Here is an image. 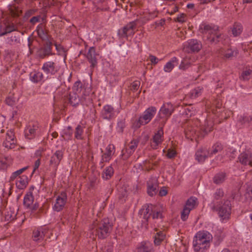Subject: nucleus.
Returning a JSON list of instances; mask_svg holds the SVG:
<instances>
[{
    "label": "nucleus",
    "instance_id": "obj_6",
    "mask_svg": "<svg viewBox=\"0 0 252 252\" xmlns=\"http://www.w3.org/2000/svg\"><path fill=\"white\" fill-rule=\"evenodd\" d=\"M174 111V107L171 103H164L161 107L158 115V118L161 120L160 126H164L167 120Z\"/></svg>",
    "mask_w": 252,
    "mask_h": 252
},
{
    "label": "nucleus",
    "instance_id": "obj_1",
    "mask_svg": "<svg viewBox=\"0 0 252 252\" xmlns=\"http://www.w3.org/2000/svg\"><path fill=\"white\" fill-rule=\"evenodd\" d=\"M224 193L222 189H218L214 194V200L210 204V207L212 211L218 212V215L222 220H228L229 219L231 205L228 200H225L223 202L221 201L219 204H217L215 200L221 199L224 196Z\"/></svg>",
    "mask_w": 252,
    "mask_h": 252
},
{
    "label": "nucleus",
    "instance_id": "obj_28",
    "mask_svg": "<svg viewBox=\"0 0 252 252\" xmlns=\"http://www.w3.org/2000/svg\"><path fill=\"white\" fill-rule=\"evenodd\" d=\"M252 121V117L248 115L243 114L239 117L237 125L240 127L249 124Z\"/></svg>",
    "mask_w": 252,
    "mask_h": 252
},
{
    "label": "nucleus",
    "instance_id": "obj_36",
    "mask_svg": "<svg viewBox=\"0 0 252 252\" xmlns=\"http://www.w3.org/2000/svg\"><path fill=\"white\" fill-rule=\"evenodd\" d=\"M223 149V146L220 143H216L213 145L212 148L209 150V156L210 157L213 155L216 154L217 153L221 151Z\"/></svg>",
    "mask_w": 252,
    "mask_h": 252
},
{
    "label": "nucleus",
    "instance_id": "obj_37",
    "mask_svg": "<svg viewBox=\"0 0 252 252\" xmlns=\"http://www.w3.org/2000/svg\"><path fill=\"white\" fill-rule=\"evenodd\" d=\"M114 174V169L111 166L107 167L102 174V177L104 180L110 179Z\"/></svg>",
    "mask_w": 252,
    "mask_h": 252
},
{
    "label": "nucleus",
    "instance_id": "obj_14",
    "mask_svg": "<svg viewBox=\"0 0 252 252\" xmlns=\"http://www.w3.org/2000/svg\"><path fill=\"white\" fill-rule=\"evenodd\" d=\"M67 201V194L64 191H62L57 196L55 203L53 206V210L57 212L62 211L64 208Z\"/></svg>",
    "mask_w": 252,
    "mask_h": 252
},
{
    "label": "nucleus",
    "instance_id": "obj_40",
    "mask_svg": "<svg viewBox=\"0 0 252 252\" xmlns=\"http://www.w3.org/2000/svg\"><path fill=\"white\" fill-rule=\"evenodd\" d=\"M196 110L191 105H189L184 108L183 114L185 115L187 118H189L194 116Z\"/></svg>",
    "mask_w": 252,
    "mask_h": 252
},
{
    "label": "nucleus",
    "instance_id": "obj_25",
    "mask_svg": "<svg viewBox=\"0 0 252 252\" xmlns=\"http://www.w3.org/2000/svg\"><path fill=\"white\" fill-rule=\"evenodd\" d=\"M152 208L153 206L152 205L144 206L139 211V214L143 216V218L146 221L150 220L151 215L152 213Z\"/></svg>",
    "mask_w": 252,
    "mask_h": 252
},
{
    "label": "nucleus",
    "instance_id": "obj_50",
    "mask_svg": "<svg viewBox=\"0 0 252 252\" xmlns=\"http://www.w3.org/2000/svg\"><path fill=\"white\" fill-rule=\"evenodd\" d=\"M190 210L184 207L181 212V218L183 221H186L188 218Z\"/></svg>",
    "mask_w": 252,
    "mask_h": 252
},
{
    "label": "nucleus",
    "instance_id": "obj_52",
    "mask_svg": "<svg viewBox=\"0 0 252 252\" xmlns=\"http://www.w3.org/2000/svg\"><path fill=\"white\" fill-rule=\"evenodd\" d=\"M10 13L12 17H18L21 14V10L16 7H12L10 9Z\"/></svg>",
    "mask_w": 252,
    "mask_h": 252
},
{
    "label": "nucleus",
    "instance_id": "obj_39",
    "mask_svg": "<svg viewBox=\"0 0 252 252\" xmlns=\"http://www.w3.org/2000/svg\"><path fill=\"white\" fill-rule=\"evenodd\" d=\"M92 99L91 97L88 94H84L82 96L81 98H80V103L83 105L86 106H93L92 103Z\"/></svg>",
    "mask_w": 252,
    "mask_h": 252
},
{
    "label": "nucleus",
    "instance_id": "obj_59",
    "mask_svg": "<svg viewBox=\"0 0 252 252\" xmlns=\"http://www.w3.org/2000/svg\"><path fill=\"white\" fill-rule=\"evenodd\" d=\"M158 188H152L151 187H147V193L149 195L153 196L156 194L158 192Z\"/></svg>",
    "mask_w": 252,
    "mask_h": 252
},
{
    "label": "nucleus",
    "instance_id": "obj_38",
    "mask_svg": "<svg viewBox=\"0 0 252 252\" xmlns=\"http://www.w3.org/2000/svg\"><path fill=\"white\" fill-rule=\"evenodd\" d=\"M165 237V234L163 231L157 232L154 237V243L156 245H159L164 240Z\"/></svg>",
    "mask_w": 252,
    "mask_h": 252
},
{
    "label": "nucleus",
    "instance_id": "obj_21",
    "mask_svg": "<svg viewBox=\"0 0 252 252\" xmlns=\"http://www.w3.org/2000/svg\"><path fill=\"white\" fill-rule=\"evenodd\" d=\"M215 105V109L212 110L213 113L221 120L227 119L226 112L224 108L221 107L222 103L219 101H216Z\"/></svg>",
    "mask_w": 252,
    "mask_h": 252
},
{
    "label": "nucleus",
    "instance_id": "obj_24",
    "mask_svg": "<svg viewBox=\"0 0 252 252\" xmlns=\"http://www.w3.org/2000/svg\"><path fill=\"white\" fill-rule=\"evenodd\" d=\"M115 146L113 144H109L106 148V153H104L101 158L102 163L109 161L111 158L112 156L115 153Z\"/></svg>",
    "mask_w": 252,
    "mask_h": 252
},
{
    "label": "nucleus",
    "instance_id": "obj_27",
    "mask_svg": "<svg viewBox=\"0 0 252 252\" xmlns=\"http://www.w3.org/2000/svg\"><path fill=\"white\" fill-rule=\"evenodd\" d=\"M158 14V12L156 11L151 12H145L143 13V14L141 15L140 19L143 23H145L148 21L152 20L157 17Z\"/></svg>",
    "mask_w": 252,
    "mask_h": 252
},
{
    "label": "nucleus",
    "instance_id": "obj_54",
    "mask_svg": "<svg viewBox=\"0 0 252 252\" xmlns=\"http://www.w3.org/2000/svg\"><path fill=\"white\" fill-rule=\"evenodd\" d=\"M246 198L248 199H252V185H247L246 189V193L245 194Z\"/></svg>",
    "mask_w": 252,
    "mask_h": 252
},
{
    "label": "nucleus",
    "instance_id": "obj_42",
    "mask_svg": "<svg viewBox=\"0 0 252 252\" xmlns=\"http://www.w3.org/2000/svg\"><path fill=\"white\" fill-rule=\"evenodd\" d=\"M137 252H154V251L150 244L145 243L137 249Z\"/></svg>",
    "mask_w": 252,
    "mask_h": 252
},
{
    "label": "nucleus",
    "instance_id": "obj_61",
    "mask_svg": "<svg viewBox=\"0 0 252 252\" xmlns=\"http://www.w3.org/2000/svg\"><path fill=\"white\" fill-rule=\"evenodd\" d=\"M153 220L161 219L162 218V214L160 212H153L152 210V215H151Z\"/></svg>",
    "mask_w": 252,
    "mask_h": 252
},
{
    "label": "nucleus",
    "instance_id": "obj_17",
    "mask_svg": "<svg viewBox=\"0 0 252 252\" xmlns=\"http://www.w3.org/2000/svg\"><path fill=\"white\" fill-rule=\"evenodd\" d=\"M16 144V140L15 138L13 130L12 129L7 131L6 137L3 142V146L7 149H12L15 148Z\"/></svg>",
    "mask_w": 252,
    "mask_h": 252
},
{
    "label": "nucleus",
    "instance_id": "obj_58",
    "mask_svg": "<svg viewBox=\"0 0 252 252\" xmlns=\"http://www.w3.org/2000/svg\"><path fill=\"white\" fill-rule=\"evenodd\" d=\"M140 85V82L139 81H135L133 82L130 86V89L135 92L138 90Z\"/></svg>",
    "mask_w": 252,
    "mask_h": 252
},
{
    "label": "nucleus",
    "instance_id": "obj_62",
    "mask_svg": "<svg viewBox=\"0 0 252 252\" xmlns=\"http://www.w3.org/2000/svg\"><path fill=\"white\" fill-rule=\"evenodd\" d=\"M5 103L8 105L12 106L15 104V100L14 98L7 97L5 99Z\"/></svg>",
    "mask_w": 252,
    "mask_h": 252
},
{
    "label": "nucleus",
    "instance_id": "obj_15",
    "mask_svg": "<svg viewBox=\"0 0 252 252\" xmlns=\"http://www.w3.org/2000/svg\"><path fill=\"white\" fill-rule=\"evenodd\" d=\"M42 70L46 75H54L59 70V68L57 63L49 61L45 62L41 68Z\"/></svg>",
    "mask_w": 252,
    "mask_h": 252
},
{
    "label": "nucleus",
    "instance_id": "obj_57",
    "mask_svg": "<svg viewBox=\"0 0 252 252\" xmlns=\"http://www.w3.org/2000/svg\"><path fill=\"white\" fill-rule=\"evenodd\" d=\"M252 73V70L250 69L244 71L241 74V78L244 80H248L249 78V76Z\"/></svg>",
    "mask_w": 252,
    "mask_h": 252
},
{
    "label": "nucleus",
    "instance_id": "obj_56",
    "mask_svg": "<svg viewBox=\"0 0 252 252\" xmlns=\"http://www.w3.org/2000/svg\"><path fill=\"white\" fill-rule=\"evenodd\" d=\"M16 217V214L14 212L12 211H7L5 214V219L7 220L11 221L15 219Z\"/></svg>",
    "mask_w": 252,
    "mask_h": 252
},
{
    "label": "nucleus",
    "instance_id": "obj_34",
    "mask_svg": "<svg viewBox=\"0 0 252 252\" xmlns=\"http://www.w3.org/2000/svg\"><path fill=\"white\" fill-rule=\"evenodd\" d=\"M34 201V197L32 193L27 194L24 198L23 204L25 207L30 208Z\"/></svg>",
    "mask_w": 252,
    "mask_h": 252
},
{
    "label": "nucleus",
    "instance_id": "obj_9",
    "mask_svg": "<svg viewBox=\"0 0 252 252\" xmlns=\"http://www.w3.org/2000/svg\"><path fill=\"white\" fill-rule=\"evenodd\" d=\"M139 140L137 139H134L127 145L125 146L122 151V157L123 159H127L134 152L139 144Z\"/></svg>",
    "mask_w": 252,
    "mask_h": 252
},
{
    "label": "nucleus",
    "instance_id": "obj_8",
    "mask_svg": "<svg viewBox=\"0 0 252 252\" xmlns=\"http://www.w3.org/2000/svg\"><path fill=\"white\" fill-rule=\"evenodd\" d=\"M53 43L51 41H47L43 46L36 51V56L39 59H43L54 55L52 52Z\"/></svg>",
    "mask_w": 252,
    "mask_h": 252
},
{
    "label": "nucleus",
    "instance_id": "obj_41",
    "mask_svg": "<svg viewBox=\"0 0 252 252\" xmlns=\"http://www.w3.org/2000/svg\"><path fill=\"white\" fill-rule=\"evenodd\" d=\"M84 127L81 125H78L75 128L74 136L78 140L83 139Z\"/></svg>",
    "mask_w": 252,
    "mask_h": 252
},
{
    "label": "nucleus",
    "instance_id": "obj_53",
    "mask_svg": "<svg viewBox=\"0 0 252 252\" xmlns=\"http://www.w3.org/2000/svg\"><path fill=\"white\" fill-rule=\"evenodd\" d=\"M126 126L125 121L121 120L117 123V130L118 132L122 133L124 131V128Z\"/></svg>",
    "mask_w": 252,
    "mask_h": 252
},
{
    "label": "nucleus",
    "instance_id": "obj_33",
    "mask_svg": "<svg viewBox=\"0 0 252 252\" xmlns=\"http://www.w3.org/2000/svg\"><path fill=\"white\" fill-rule=\"evenodd\" d=\"M226 179V174L223 172L217 173L213 177V182L216 184H220L224 182Z\"/></svg>",
    "mask_w": 252,
    "mask_h": 252
},
{
    "label": "nucleus",
    "instance_id": "obj_26",
    "mask_svg": "<svg viewBox=\"0 0 252 252\" xmlns=\"http://www.w3.org/2000/svg\"><path fill=\"white\" fill-rule=\"evenodd\" d=\"M30 80L35 83H39L44 80V76L43 73L40 71H34L30 74Z\"/></svg>",
    "mask_w": 252,
    "mask_h": 252
},
{
    "label": "nucleus",
    "instance_id": "obj_20",
    "mask_svg": "<svg viewBox=\"0 0 252 252\" xmlns=\"http://www.w3.org/2000/svg\"><path fill=\"white\" fill-rule=\"evenodd\" d=\"M36 31L37 33L38 37L44 41H50V35L48 34V30L45 28L44 24L41 23L38 25L36 28Z\"/></svg>",
    "mask_w": 252,
    "mask_h": 252
},
{
    "label": "nucleus",
    "instance_id": "obj_11",
    "mask_svg": "<svg viewBox=\"0 0 252 252\" xmlns=\"http://www.w3.org/2000/svg\"><path fill=\"white\" fill-rule=\"evenodd\" d=\"M202 47L201 42L194 39L189 40L185 45L184 50L189 53L198 52Z\"/></svg>",
    "mask_w": 252,
    "mask_h": 252
},
{
    "label": "nucleus",
    "instance_id": "obj_60",
    "mask_svg": "<svg viewBox=\"0 0 252 252\" xmlns=\"http://www.w3.org/2000/svg\"><path fill=\"white\" fill-rule=\"evenodd\" d=\"M187 16L185 14L182 13L176 18V21L179 23H184L186 21Z\"/></svg>",
    "mask_w": 252,
    "mask_h": 252
},
{
    "label": "nucleus",
    "instance_id": "obj_47",
    "mask_svg": "<svg viewBox=\"0 0 252 252\" xmlns=\"http://www.w3.org/2000/svg\"><path fill=\"white\" fill-rule=\"evenodd\" d=\"M147 187H151L152 188H158V180L156 177H151L147 181Z\"/></svg>",
    "mask_w": 252,
    "mask_h": 252
},
{
    "label": "nucleus",
    "instance_id": "obj_51",
    "mask_svg": "<svg viewBox=\"0 0 252 252\" xmlns=\"http://www.w3.org/2000/svg\"><path fill=\"white\" fill-rule=\"evenodd\" d=\"M72 135V130H63L62 137L65 140L71 139Z\"/></svg>",
    "mask_w": 252,
    "mask_h": 252
},
{
    "label": "nucleus",
    "instance_id": "obj_49",
    "mask_svg": "<svg viewBox=\"0 0 252 252\" xmlns=\"http://www.w3.org/2000/svg\"><path fill=\"white\" fill-rule=\"evenodd\" d=\"M82 83L81 81H76L73 87V92H76L78 94L81 92L82 90Z\"/></svg>",
    "mask_w": 252,
    "mask_h": 252
},
{
    "label": "nucleus",
    "instance_id": "obj_45",
    "mask_svg": "<svg viewBox=\"0 0 252 252\" xmlns=\"http://www.w3.org/2000/svg\"><path fill=\"white\" fill-rule=\"evenodd\" d=\"M7 43L10 45H15L20 43V37L18 36L12 35L7 38Z\"/></svg>",
    "mask_w": 252,
    "mask_h": 252
},
{
    "label": "nucleus",
    "instance_id": "obj_5",
    "mask_svg": "<svg viewBox=\"0 0 252 252\" xmlns=\"http://www.w3.org/2000/svg\"><path fill=\"white\" fill-rule=\"evenodd\" d=\"M201 30L205 40L211 43H216L219 41L220 33L218 31V28L214 29L209 25H205L203 28H201Z\"/></svg>",
    "mask_w": 252,
    "mask_h": 252
},
{
    "label": "nucleus",
    "instance_id": "obj_29",
    "mask_svg": "<svg viewBox=\"0 0 252 252\" xmlns=\"http://www.w3.org/2000/svg\"><path fill=\"white\" fill-rule=\"evenodd\" d=\"M38 128L37 125H33L32 126H29L25 132V136L27 138L29 139L33 138L36 134Z\"/></svg>",
    "mask_w": 252,
    "mask_h": 252
},
{
    "label": "nucleus",
    "instance_id": "obj_32",
    "mask_svg": "<svg viewBox=\"0 0 252 252\" xmlns=\"http://www.w3.org/2000/svg\"><path fill=\"white\" fill-rule=\"evenodd\" d=\"M198 205L197 199L195 197L191 196L186 201L184 207L187 208L189 210L194 209Z\"/></svg>",
    "mask_w": 252,
    "mask_h": 252
},
{
    "label": "nucleus",
    "instance_id": "obj_3",
    "mask_svg": "<svg viewBox=\"0 0 252 252\" xmlns=\"http://www.w3.org/2000/svg\"><path fill=\"white\" fill-rule=\"evenodd\" d=\"M213 129V122L206 120L204 122V125L200 127L189 126L186 130L185 132L186 136L188 138L195 137V136L203 137L209 132L212 131Z\"/></svg>",
    "mask_w": 252,
    "mask_h": 252
},
{
    "label": "nucleus",
    "instance_id": "obj_63",
    "mask_svg": "<svg viewBox=\"0 0 252 252\" xmlns=\"http://www.w3.org/2000/svg\"><path fill=\"white\" fill-rule=\"evenodd\" d=\"M41 18V16H40V15L32 17L30 20V22L32 25H34L35 23L40 22V20Z\"/></svg>",
    "mask_w": 252,
    "mask_h": 252
},
{
    "label": "nucleus",
    "instance_id": "obj_4",
    "mask_svg": "<svg viewBox=\"0 0 252 252\" xmlns=\"http://www.w3.org/2000/svg\"><path fill=\"white\" fill-rule=\"evenodd\" d=\"M93 225L95 229L96 235L99 239L107 238L112 230V224L108 218H105L100 221H94Z\"/></svg>",
    "mask_w": 252,
    "mask_h": 252
},
{
    "label": "nucleus",
    "instance_id": "obj_2",
    "mask_svg": "<svg viewBox=\"0 0 252 252\" xmlns=\"http://www.w3.org/2000/svg\"><path fill=\"white\" fill-rule=\"evenodd\" d=\"M195 237L196 239L193 241L195 252H204L210 247V241L213 238L212 235L206 231L198 232Z\"/></svg>",
    "mask_w": 252,
    "mask_h": 252
},
{
    "label": "nucleus",
    "instance_id": "obj_35",
    "mask_svg": "<svg viewBox=\"0 0 252 252\" xmlns=\"http://www.w3.org/2000/svg\"><path fill=\"white\" fill-rule=\"evenodd\" d=\"M27 179V177L26 176L20 177L16 181V187L21 189H25L28 184Z\"/></svg>",
    "mask_w": 252,
    "mask_h": 252
},
{
    "label": "nucleus",
    "instance_id": "obj_55",
    "mask_svg": "<svg viewBox=\"0 0 252 252\" xmlns=\"http://www.w3.org/2000/svg\"><path fill=\"white\" fill-rule=\"evenodd\" d=\"M202 88L198 87L192 90L191 92V97L195 98L200 95L201 94Z\"/></svg>",
    "mask_w": 252,
    "mask_h": 252
},
{
    "label": "nucleus",
    "instance_id": "obj_7",
    "mask_svg": "<svg viewBox=\"0 0 252 252\" xmlns=\"http://www.w3.org/2000/svg\"><path fill=\"white\" fill-rule=\"evenodd\" d=\"M156 112L157 109L154 106L148 108L144 112L143 115L135 122V126L140 127L141 125H145L149 123L156 114Z\"/></svg>",
    "mask_w": 252,
    "mask_h": 252
},
{
    "label": "nucleus",
    "instance_id": "obj_22",
    "mask_svg": "<svg viewBox=\"0 0 252 252\" xmlns=\"http://www.w3.org/2000/svg\"><path fill=\"white\" fill-rule=\"evenodd\" d=\"M209 156V150L205 147L199 148L195 153V159L200 163L203 162Z\"/></svg>",
    "mask_w": 252,
    "mask_h": 252
},
{
    "label": "nucleus",
    "instance_id": "obj_48",
    "mask_svg": "<svg viewBox=\"0 0 252 252\" xmlns=\"http://www.w3.org/2000/svg\"><path fill=\"white\" fill-rule=\"evenodd\" d=\"M28 166H26L13 172L10 177V181H13L15 179L17 178V177L21 174L24 171L28 169Z\"/></svg>",
    "mask_w": 252,
    "mask_h": 252
},
{
    "label": "nucleus",
    "instance_id": "obj_44",
    "mask_svg": "<svg viewBox=\"0 0 252 252\" xmlns=\"http://www.w3.org/2000/svg\"><path fill=\"white\" fill-rule=\"evenodd\" d=\"M177 59L176 57L172 58L171 60L168 63L164 66V70L166 72H170L174 68V65L173 63L176 62Z\"/></svg>",
    "mask_w": 252,
    "mask_h": 252
},
{
    "label": "nucleus",
    "instance_id": "obj_16",
    "mask_svg": "<svg viewBox=\"0 0 252 252\" xmlns=\"http://www.w3.org/2000/svg\"><path fill=\"white\" fill-rule=\"evenodd\" d=\"M136 23L135 21L129 23L122 29L118 31V34L120 37H127L134 33V30L135 29Z\"/></svg>",
    "mask_w": 252,
    "mask_h": 252
},
{
    "label": "nucleus",
    "instance_id": "obj_64",
    "mask_svg": "<svg viewBox=\"0 0 252 252\" xmlns=\"http://www.w3.org/2000/svg\"><path fill=\"white\" fill-rule=\"evenodd\" d=\"M189 65L190 63L188 62L183 61L181 63L179 66V68L181 69L186 70L189 67Z\"/></svg>",
    "mask_w": 252,
    "mask_h": 252
},
{
    "label": "nucleus",
    "instance_id": "obj_30",
    "mask_svg": "<svg viewBox=\"0 0 252 252\" xmlns=\"http://www.w3.org/2000/svg\"><path fill=\"white\" fill-rule=\"evenodd\" d=\"M45 231L43 228L34 230L32 234L33 240L36 242L42 240L45 236Z\"/></svg>",
    "mask_w": 252,
    "mask_h": 252
},
{
    "label": "nucleus",
    "instance_id": "obj_13",
    "mask_svg": "<svg viewBox=\"0 0 252 252\" xmlns=\"http://www.w3.org/2000/svg\"><path fill=\"white\" fill-rule=\"evenodd\" d=\"M162 126H160L158 130L156 132L151 140V146L153 149H157L158 146L163 141V129Z\"/></svg>",
    "mask_w": 252,
    "mask_h": 252
},
{
    "label": "nucleus",
    "instance_id": "obj_19",
    "mask_svg": "<svg viewBox=\"0 0 252 252\" xmlns=\"http://www.w3.org/2000/svg\"><path fill=\"white\" fill-rule=\"evenodd\" d=\"M63 151L57 150L51 156L50 160V165L57 168L63 158Z\"/></svg>",
    "mask_w": 252,
    "mask_h": 252
},
{
    "label": "nucleus",
    "instance_id": "obj_12",
    "mask_svg": "<svg viewBox=\"0 0 252 252\" xmlns=\"http://www.w3.org/2000/svg\"><path fill=\"white\" fill-rule=\"evenodd\" d=\"M98 55L96 53L94 47H91L87 53L85 55L87 60L90 63V69L93 72L94 68L97 66V60L96 56Z\"/></svg>",
    "mask_w": 252,
    "mask_h": 252
},
{
    "label": "nucleus",
    "instance_id": "obj_10",
    "mask_svg": "<svg viewBox=\"0 0 252 252\" xmlns=\"http://www.w3.org/2000/svg\"><path fill=\"white\" fill-rule=\"evenodd\" d=\"M16 31H17V28L14 23L8 19H4L0 23V36Z\"/></svg>",
    "mask_w": 252,
    "mask_h": 252
},
{
    "label": "nucleus",
    "instance_id": "obj_31",
    "mask_svg": "<svg viewBox=\"0 0 252 252\" xmlns=\"http://www.w3.org/2000/svg\"><path fill=\"white\" fill-rule=\"evenodd\" d=\"M69 101L70 104L73 106H76L80 102V98L76 92H72L69 95Z\"/></svg>",
    "mask_w": 252,
    "mask_h": 252
},
{
    "label": "nucleus",
    "instance_id": "obj_43",
    "mask_svg": "<svg viewBox=\"0 0 252 252\" xmlns=\"http://www.w3.org/2000/svg\"><path fill=\"white\" fill-rule=\"evenodd\" d=\"M243 31V27L241 24L236 23L234 24L232 32L234 36H237L240 34Z\"/></svg>",
    "mask_w": 252,
    "mask_h": 252
},
{
    "label": "nucleus",
    "instance_id": "obj_18",
    "mask_svg": "<svg viewBox=\"0 0 252 252\" xmlns=\"http://www.w3.org/2000/svg\"><path fill=\"white\" fill-rule=\"evenodd\" d=\"M115 113L114 108L111 105L107 104L103 107L100 116L103 119L109 121L115 117Z\"/></svg>",
    "mask_w": 252,
    "mask_h": 252
},
{
    "label": "nucleus",
    "instance_id": "obj_23",
    "mask_svg": "<svg viewBox=\"0 0 252 252\" xmlns=\"http://www.w3.org/2000/svg\"><path fill=\"white\" fill-rule=\"evenodd\" d=\"M238 158L242 164L252 166V154L251 153L243 152L239 155Z\"/></svg>",
    "mask_w": 252,
    "mask_h": 252
},
{
    "label": "nucleus",
    "instance_id": "obj_46",
    "mask_svg": "<svg viewBox=\"0 0 252 252\" xmlns=\"http://www.w3.org/2000/svg\"><path fill=\"white\" fill-rule=\"evenodd\" d=\"M238 53L237 50H232L231 49H229L225 51L223 56L226 59H231L233 57L236 56Z\"/></svg>",
    "mask_w": 252,
    "mask_h": 252
}]
</instances>
